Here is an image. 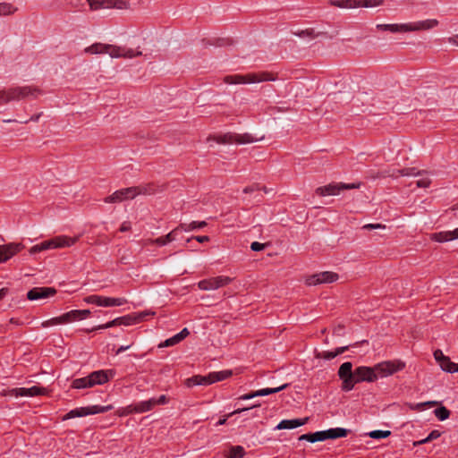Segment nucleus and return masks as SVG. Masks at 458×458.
Here are the masks:
<instances>
[{"label":"nucleus","instance_id":"1","mask_svg":"<svg viewBox=\"0 0 458 458\" xmlns=\"http://www.w3.org/2000/svg\"><path fill=\"white\" fill-rule=\"evenodd\" d=\"M405 363L401 360H386L377 363L374 368L360 366L355 369V385L360 382H374L377 377L390 376L402 370Z\"/></svg>","mask_w":458,"mask_h":458},{"label":"nucleus","instance_id":"2","mask_svg":"<svg viewBox=\"0 0 458 458\" xmlns=\"http://www.w3.org/2000/svg\"><path fill=\"white\" fill-rule=\"evenodd\" d=\"M87 54H108L112 58H132L134 56L141 55L140 51H134L131 48L116 47L113 45L95 43L84 49Z\"/></svg>","mask_w":458,"mask_h":458},{"label":"nucleus","instance_id":"3","mask_svg":"<svg viewBox=\"0 0 458 458\" xmlns=\"http://www.w3.org/2000/svg\"><path fill=\"white\" fill-rule=\"evenodd\" d=\"M438 25L436 19H428L416 22L402 23V24H377L376 28L379 30H387L393 33L411 32L419 30H428Z\"/></svg>","mask_w":458,"mask_h":458},{"label":"nucleus","instance_id":"4","mask_svg":"<svg viewBox=\"0 0 458 458\" xmlns=\"http://www.w3.org/2000/svg\"><path fill=\"white\" fill-rule=\"evenodd\" d=\"M113 375L114 372L112 370H96L86 377L74 379L72 383V387L83 389L93 387L97 385H103L106 383Z\"/></svg>","mask_w":458,"mask_h":458},{"label":"nucleus","instance_id":"5","mask_svg":"<svg viewBox=\"0 0 458 458\" xmlns=\"http://www.w3.org/2000/svg\"><path fill=\"white\" fill-rule=\"evenodd\" d=\"M153 193L154 190L151 186L129 187L114 191L112 195L106 197L105 201L107 203H116L133 199L137 195H151Z\"/></svg>","mask_w":458,"mask_h":458},{"label":"nucleus","instance_id":"6","mask_svg":"<svg viewBox=\"0 0 458 458\" xmlns=\"http://www.w3.org/2000/svg\"><path fill=\"white\" fill-rule=\"evenodd\" d=\"M276 78L269 72H262L258 73H248L245 75L235 74L225 78L227 84H252L263 81H273Z\"/></svg>","mask_w":458,"mask_h":458},{"label":"nucleus","instance_id":"7","mask_svg":"<svg viewBox=\"0 0 458 458\" xmlns=\"http://www.w3.org/2000/svg\"><path fill=\"white\" fill-rule=\"evenodd\" d=\"M264 137H254L250 133H234V132H227L225 134L210 137L208 140H213L218 144H249L253 143L259 140H261Z\"/></svg>","mask_w":458,"mask_h":458},{"label":"nucleus","instance_id":"8","mask_svg":"<svg viewBox=\"0 0 458 458\" xmlns=\"http://www.w3.org/2000/svg\"><path fill=\"white\" fill-rule=\"evenodd\" d=\"M338 377L342 380V390L349 392L355 386V370H352V363L344 362L338 369Z\"/></svg>","mask_w":458,"mask_h":458},{"label":"nucleus","instance_id":"9","mask_svg":"<svg viewBox=\"0 0 458 458\" xmlns=\"http://www.w3.org/2000/svg\"><path fill=\"white\" fill-rule=\"evenodd\" d=\"M113 409V405H91L87 407H81L76 408L73 410H71L64 417V420L66 419H72V418H79V417H84L88 415H93L98 413H105Z\"/></svg>","mask_w":458,"mask_h":458},{"label":"nucleus","instance_id":"10","mask_svg":"<svg viewBox=\"0 0 458 458\" xmlns=\"http://www.w3.org/2000/svg\"><path fill=\"white\" fill-rule=\"evenodd\" d=\"M78 236L73 238L65 235L55 236L47 241L42 242L41 249L43 251H45L48 250L70 247L73 245L78 241Z\"/></svg>","mask_w":458,"mask_h":458},{"label":"nucleus","instance_id":"11","mask_svg":"<svg viewBox=\"0 0 458 458\" xmlns=\"http://www.w3.org/2000/svg\"><path fill=\"white\" fill-rule=\"evenodd\" d=\"M88 304H95L99 307H117L127 302L124 298H112L100 295H89L84 298Z\"/></svg>","mask_w":458,"mask_h":458},{"label":"nucleus","instance_id":"12","mask_svg":"<svg viewBox=\"0 0 458 458\" xmlns=\"http://www.w3.org/2000/svg\"><path fill=\"white\" fill-rule=\"evenodd\" d=\"M360 187L359 183H331L316 189V193L319 196L338 195L342 190H352Z\"/></svg>","mask_w":458,"mask_h":458},{"label":"nucleus","instance_id":"13","mask_svg":"<svg viewBox=\"0 0 458 458\" xmlns=\"http://www.w3.org/2000/svg\"><path fill=\"white\" fill-rule=\"evenodd\" d=\"M232 279L228 276H216L208 279L201 280L198 283V286L203 291L216 290L222 286L230 284Z\"/></svg>","mask_w":458,"mask_h":458},{"label":"nucleus","instance_id":"14","mask_svg":"<svg viewBox=\"0 0 458 458\" xmlns=\"http://www.w3.org/2000/svg\"><path fill=\"white\" fill-rule=\"evenodd\" d=\"M8 91L9 100H18L29 97L37 98L39 90L30 86L10 89Z\"/></svg>","mask_w":458,"mask_h":458},{"label":"nucleus","instance_id":"15","mask_svg":"<svg viewBox=\"0 0 458 458\" xmlns=\"http://www.w3.org/2000/svg\"><path fill=\"white\" fill-rule=\"evenodd\" d=\"M337 279V274L329 271H325L309 276L306 279V284L308 285H318L321 284L333 283Z\"/></svg>","mask_w":458,"mask_h":458},{"label":"nucleus","instance_id":"16","mask_svg":"<svg viewBox=\"0 0 458 458\" xmlns=\"http://www.w3.org/2000/svg\"><path fill=\"white\" fill-rule=\"evenodd\" d=\"M56 290L52 287H34L27 293L30 301H41L55 294Z\"/></svg>","mask_w":458,"mask_h":458},{"label":"nucleus","instance_id":"17","mask_svg":"<svg viewBox=\"0 0 458 458\" xmlns=\"http://www.w3.org/2000/svg\"><path fill=\"white\" fill-rule=\"evenodd\" d=\"M402 175L403 176H419L420 177L419 180H417L416 183L417 186L420 188H427L430 184V180L424 176L425 174H428V172L425 170H418L416 167H409L404 168L401 171Z\"/></svg>","mask_w":458,"mask_h":458},{"label":"nucleus","instance_id":"18","mask_svg":"<svg viewBox=\"0 0 458 458\" xmlns=\"http://www.w3.org/2000/svg\"><path fill=\"white\" fill-rule=\"evenodd\" d=\"M23 248L21 243L0 245V262H4Z\"/></svg>","mask_w":458,"mask_h":458},{"label":"nucleus","instance_id":"19","mask_svg":"<svg viewBox=\"0 0 458 458\" xmlns=\"http://www.w3.org/2000/svg\"><path fill=\"white\" fill-rule=\"evenodd\" d=\"M11 393H12V395H14L16 397L37 396V395L45 394L46 389L34 386L30 388H25V387L14 388L11 391Z\"/></svg>","mask_w":458,"mask_h":458},{"label":"nucleus","instance_id":"20","mask_svg":"<svg viewBox=\"0 0 458 458\" xmlns=\"http://www.w3.org/2000/svg\"><path fill=\"white\" fill-rule=\"evenodd\" d=\"M308 418L305 419H293V420H283L275 428V430L281 429H293L298 427L304 425L308 421Z\"/></svg>","mask_w":458,"mask_h":458},{"label":"nucleus","instance_id":"21","mask_svg":"<svg viewBox=\"0 0 458 458\" xmlns=\"http://www.w3.org/2000/svg\"><path fill=\"white\" fill-rule=\"evenodd\" d=\"M432 239L438 242H446L458 239V227L453 231L436 233L432 235Z\"/></svg>","mask_w":458,"mask_h":458},{"label":"nucleus","instance_id":"22","mask_svg":"<svg viewBox=\"0 0 458 458\" xmlns=\"http://www.w3.org/2000/svg\"><path fill=\"white\" fill-rule=\"evenodd\" d=\"M190 335L189 330L185 327L174 336L166 339L165 342L159 344V347H168L173 346L177 344H179L181 341H182L184 338H186Z\"/></svg>","mask_w":458,"mask_h":458},{"label":"nucleus","instance_id":"23","mask_svg":"<svg viewBox=\"0 0 458 458\" xmlns=\"http://www.w3.org/2000/svg\"><path fill=\"white\" fill-rule=\"evenodd\" d=\"M348 432H349V430L346 428H332L324 430L325 440L345 437L347 436Z\"/></svg>","mask_w":458,"mask_h":458},{"label":"nucleus","instance_id":"24","mask_svg":"<svg viewBox=\"0 0 458 458\" xmlns=\"http://www.w3.org/2000/svg\"><path fill=\"white\" fill-rule=\"evenodd\" d=\"M348 349H349V346H343V347L336 348L335 351H324V352H318L317 354V358L330 360L335 358L336 356L344 353Z\"/></svg>","mask_w":458,"mask_h":458},{"label":"nucleus","instance_id":"25","mask_svg":"<svg viewBox=\"0 0 458 458\" xmlns=\"http://www.w3.org/2000/svg\"><path fill=\"white\" fill-rule=\"evenodd\" d=\"M180 229H181L180 227L176 228V229L171 231L166 235L157 238L155 241L156 243L159 246H164L171 242L176 241L177 236L180 233Z\"/></svg>","mask_w":458,"mask_h":458},{"label":"nucleus","instance_id":"26","mask_svg":"<svg viewBox=\"0 0 458 458\" xmlns=\"http://www.w3.org/2000/svg\"><path fill=\"white\" fill-rule=\"evenodd\" d=\"M300 441L306 440L310 443H315L318 441H325V433L322 431H316L314 433L303 434L299 437Z\"/></svg>","mask_w":458,"mask_h":458},{"label":"nucleus","instance_id":"27","mask_svg":"<svg viewBox=\"0 0 458 458\" xmlns=\"http://www.w3.org/2000/svg\"><path fill=\"white\" fill-rule=\"evenodd\" d=\"M154 407H155L154 402H153L152 398H150L148 400L141 401V402L135 403L134 411H135V413H142V412L151 411Z\"/></svg>","mask_w":458,"mask_h":458},{"label":"nucleus","instance_id":"28","mask_svg":"<svg viewBox=\"0 0 458 458\" xmlns=\"http://www.w3.org/2000/svg\"><path fill=\"white\" fill-rule=\"evenodd\" d=\"M61 317L62 324H67L81 320L79 310H73L63 314Z\"/></svg>","mask_w":458,"mask_h":458},{"label":"nucleus","instance_id":"29","mask_svg":"<svg viewBox=\"0 0 458 458\" xmlns=\"http://www.w3.org/2000/svg\"><path fill=\"white\" fill-rule=\"evenodd\" d=\"M329 4L339 8H358V0H330Z\"/></svg>","mask_w":458,"mask_h":458},{"label":"nucleus","instance_id":"30","mask_svg":"<svg viewBox=\"0 0 458 458\" xmlns=\"http://www.w3.org/2000/svg\"><path fill=\"white\" fill-rule=\"evenodd\" d=\"M288 386V384H284L278 387L273 388H263L257 391H254V395L258 396H267L272 394L279 393L280 391L285 389Z\"/></svg>","mask_w":458,"mask_h":458},{"label":"nucleus","instance_id":"31","mask_svg":"<svg viewBox=\"0 0 458 458\" xmlns=\"http://www.w3.org/2000/svg\"><path fill=\"white\" fill-rule=\"evenodd\" d=\"M245 454V450L242 445H233L229 448L226 458H242Z\"/></svg>","mask_w":458,"mask_h":458},{"label":"nucleus","instance_id":"32","mask_svg":"<svg viewBox=\"0 0 458 458\" xmlns=\"http://www.w3.org/2000/svg\"><path fill=\"white\" fill-rule=\"evenodd\" d=\"M439 366L444 371H446L448 373H454L458 371V364L451 361L448 357L445 360H444V361L439 363Z\"/></svg>","mask_w":458,"mask_h":458},{"label":"nucleus","instance_id":"33","mask_svg":"<svg viewBox=\"0 0 458 458\" xmlns=\"http://www.w3.org/2000/svg\"><path fill=\"white\" fill-rule=\"evenodd\" d=\"M232 375L231 370H222V371H216V372H211V381L212 384L216 382L222 381L227 377H229Z\"/></svg>","mask_w":458,"mask_h":458},{"label":"nucleus","instance_id":"34","mask_svg":"<svg viewBox=\"0 0 458 458\" xmlns=\"http://www.w3.org/2000/svg\"><path fill=\"white\" fill-rule=\"evenodd\" d=\"M207 225V223L205 221L197 222L193 221L190 225H181L180 228L184 230L185 232L191 231V230H198L205 227Z\"/></svg>","mask_w":458,"mask_h":458},{"label":"nucleus","instance_id":"35","mask_svg":"<svg viewBox=\"0 0 458 458\" xmlns=\"http://www.w3.org/2000/svg\"><path fill=\"white\" fill-rule=\"evenodd\" d=\"M437 403H438L437 401L411 403L410 404V408L414 411H422L425 408L436 406Z\"/></svg>","mask_w":458,"mask_h":458},{"label":"nucleus","instance_id":"36","mask_svg":"<svg viewBox=\"0 0 458 458\" xmlns=\"http://www.w3.org/2000/svg\"><path fill=\"white\" fill-rule=\"evenodd\" d=\"M91 10H98L101 8H108L107 2L108 0H86Z\"/></svg>","mask_w":458,"mask_h":458},{"label":"nucleus","instance_id":"37","mask_svg":"<svg viewBox=\"0 0 458 458\" xmlns=\"http://www.w3.org/2000/svg\"><path fill=\"white\" fill-rule=\"evenodd\" d=\"M391 432L389 430H372L368 433V436L374 439H382L389 437Z\"/></svg>","mask_w":458,"mask_h":458},{"label":"nucleus","instance_id":"38","mask_svg":"<svg viewBox=\"0 0 458 458\" xmlns=\"http://www.w3.org/2000/svg\"><path fill=\"white\" fill-rule=\"evenodd\" d=\"M434 414L439 420L443 421L449 417L450 411L445 407L441 406L434 411Z\"/></svg>","mask_w":458,"mask_h":458},{"label":"nucleus","instance_id":"39","mask_svg":"<svg viewBox=\"0 0 458 458\" xmlns=\"http://www.w3.org/2000/svg\"><path fill=\"white\" fill-rule=\"evenodd\" d=\"M107 7L108 8H117V9H126V8H128V4L125 0H108Z\"/></svg>","mask_w":458,"mask_h":458},{"label":"nucleus","instance_id":"40","mask_svg":"<svg viewBox=\"0 0 458 458\" xmlns=\"http://www.w3.org/2000/svg\"><path fill=\"white\" fill-rule=\"evenodd\" d=\"M384 0H358L359 7H374L383 4Z\"/></svg>","mask_w":458,"mask_h":458},{"label":"nucleus","instance_id":"41","mask_svg":"<svg viewBox=\"0 0 458 458\" xmlns=\"http://www.w3.org/2000/svg\"><path fill=\"white\" fill-rule=\"evenodd\" d=\"M119 322V326H131L135 324L139 318L135 317H131L130 315L117 318Z\"/></svg>","mask_w":458,"mask_h":458},{"label":"nucleus","instance_id":"42","mask_svg":"<svg viewBox=\"0 0 458 458\" xmlns=\"http://www.w3.org/2000/svg\"><path fill=\"white\" fill-rule=\"evenodd\" d=\"M15 12V8L7 3H0V16L12 14Z\"/></svg>","mask_w":458,"mask_h":458},{"label":"nucleus","instance_id":"43","mask_svg":"<svg viewBox=\"0 0 458 458\" xmlns=\"http://www.w3.org/2000/svg\"><path fill=\"white\" fill-rule=\"evenodd\" d=\"M193 377L196 378L199 386H208L212 384L210 373L207 376L197 375Z\"/></svg>","mask_w":458,"mask_h":458},{"label":"nucleus","instance_id":"44","mask_svg":"<svg viewBox=\"0 0 458 458\" xmlns=\"http://www.w3.org/2000/svg\"><path fill=\"white\" fill-rule=\"evenodd\" d=\"M293 34H294L300 38H313L315 37L314 30L312 29L293 31Z\"/></svg>","mask_w":458,"mask_h":458},{"label":"nucleus","instance_id":"45","mask_svg":"<svg viewBox=\"0 0 458 458\" xmlns=\"http://www.w3.org/2000/svg\"><path fill=\"white\" fill-rule=\"evenodd\" d=\"M119 322L120 321H118V318H116L113 319L112 321H109L106 324L95 327L94 328L91 329V331L103 330V329H107V328H110L113 327H116V326H119Z\"/></svg>","mask_w":458,"mask_h":458},{"label":"nucleus","instance_id":"46","mask_svg":"<svg viewBox=\"0 0 458 458\" xmlns=\"http://www.w3.org/2000/svg\"><path fill=\"white\" fill-rule=\"evenodd\" d=\"M58 324H62L61 317H56V318H53L48 320H46V321L42 322L41 326H42V327H48L55 326Z\"/></svg>","mask_w":458,"mask_h":458},{"label":"nucleus","instance_id":"47","mask_svg":"<svg viewBox=\"0 0 458 458\" xmlns=\"http://www.w3.org/2000/svg\"><path fill=\"white\" fill-rule=\"evenodd\" d=\"M154 406L165 404L168 402L167 397L165 394L160 395L158 398H152Z\"/></svg>","mask_w":458,"mask_h":458},{"label":"nucleus","instance_id":"48","mask_svg":"<svg viewBox=\"0 0 458 458\" xmlns=\"http://www.w3.org/2000/svg\"><path fill=\"white\" fill-rule=\"evenodd\" d=\"M265 248H266V244L265 243H260L259 242H253L250 244V249L253 251H260V250H263Z\"/></svg>","mask_w":458,"mask_h":458},{"label":"nucleus","instance_id":"49","mask_svg":"<svg viewBox=\"0 0 458 458\" xmlns=\"http://www.w3.org/2000/svg\"><path fill=\"white\" fill-rule=\"evenodd\" d=\"M434 357H435L436 360L438 362V364L441 363L442 361H444V360H445L447 358L446 356L444 355V353L440 350L435 351Z\"/></svg>","mask_w":458,"mask_h":458},{"label":"nucleus","instance_id":"50","mask_svg":"<svg viewBox=\"0 0 458 458\" xmlns=\"http://www.w3.org/2000/svg\"><path fill=\"white\" fill-rule=\"evenodd\" d=\"M131 413H135L134 404L129 405V406L125 407L124 409H123V411H121L120 415L121 416H126V415H129Z\"/></svg>","mask_w":458,"mask_h":458},{"label":"nucleus","instance_id":"51","mask_svg":"<svg viewBox=\"0 0 458 458\" xmlns=\"http://www.w3.org/2000/svg\"><path fill=\"white\" fill-rule=\"evenodd\" d=\"M8 91L2 90L0 91V104H4L9 102Z\"/></svg>","mask_w":458,"mask_h":458},{"label":"nucleus","instance_id":"52","mask_svg":"<svg viewBox=\"0 0 458 458\" xmlns=\"http://www.w3.org/2000/svg\"><path fill=\"white\" fill-rule=\"evenodd\" d=\"M440 437V432L438 430H433L431 431L428 436L427 437V441L431 442L434 439H437Z\"/></svg>","mask_w":458,"mask_h":458},{"label":"nucleus","instance_id":"53","mask_svg":"<svg viewBox=\"0 0 458 458\" xmlns=\"http://www.w3.org/2000/svg\"><path fill=\"white\" fill-rule=\"evenodd\" d=\"M258 406H259V404H255V405H253V406H251V407H249V408L237 409V410L233 411V412H231L230 414H228V415H227V417H230V416H232V415H233V414H239V413H242V412H243V411H249V410H250V409H252V408H255V407H258Z\"/></svg>","mask_w":458,"mask_h":458},{"label":"nucleus","instance_id":"54","mask_svg":"<svg viewBox=\"0 0 458 458\" xmlns=\"http://www.w3.org/2000/svg\"><path fill=\"white\" fill-rule=\"evenodd\" d=\"M385 226L380 224H368L365 225L362 228L366 230H372V229H377V228H384Z\"/></svg>","mask_w":458,"mask_h":458},{"label":"nucleus","instance_id":"55","mask_svg":"<svg viewBox=\"0 0 458 458\" xmlns=\"http://www.w3.org/2000/svg\"><path fill=\"white\" fill-rule=\"evenodd\" d=\"M40 251H43V250L41 249V243L39 244H37V245H34L32 246L30 249V253L31 255H34L38 252H40Z\"/></svg>","mask_w":458,"mask_h":458},{"label":"nucleus","instance_id":"56","mask_svg":"<svg viewBox=\"0 0 458 458\" xmlns=\"http://www.w3.org/2000/svg\"><path fill=\"white\" fill-rule=\"evenodd\" d=\"M193 239H195L197 242H199L200 243H203V242H206L209 241V237L206 236V235L195 236V237H193Z\"/></svg>","mask_w":458,"mask_h":458},{"label":"nucleus","instance_id":"57","mask_svg":"<svg viewBox=\"0 0 458 458\" xmlns=\"http://www.w3.org/2000/svg\"><path fill=\"white\" fill-rule=\"evenodd\" d=\"M254 397H257V395H254V392H251L250 394H245L243 395H241L239 397V400H250V399H252Z\"/></svg>","mask_w":458,"mask_h":458},{"label":"nucleus","instance_id":"58","mask_svg":"<svg viewBox=\"0 0 458 458\" xmlns=\"http://www.w3.org/2000/svg\"><path fill=\"white\" fill-rule=\"evenodd\" d=\"M344 327L339 325L334 329V335H344Z\"/></svg>","mask_w":458,"mask_h":458},{"label":"nucleus","instance_id":"59","mask_svg":"<svg viewBox=\"0 0 458 458\" xmlns=\"http://www.w3.org/2000/svg\"><path fill=\"white\" fill-rule=\"evenodd\" d=\"M81 320L87 318L90 315L89 310H79Z\"/></svg>","mask_w":458,"mask_h":458},{"label":"nucleus","instance_id":"60","mask_svg":"<svg viewBox=\"0 0 458 458\" xmlns=\"http://www.w3.org/2000/svg\"><path fill=\"white\" fill-rule=\"evenodd\" d=\"M131 229L130 222H123L120 227L121 232H127Z\"/></svg>","mask_w":458,"mask_h":458},{"label":"nucleus","instance_id":"61","mask_svg":"<svg viewBox=\"0 0 458 458\" xmlns=\"http://www.w3.org/2000/svg\"><path fill=\"white\" fill-rule=\"evenodd\" d=\"M187 386L191 387V386H199V385L197 384L196 378L194 377H191L187 379Z\"/></svg>","mask_w":458,"mask_h":458},{"label":"nucleus","instance_id":"62","mask_svg":"<svg viewBox=\"0 0 458 458\" xmlns=\"http://www.w3.org/2000/svg\"><path fill=\"white\" fill-rule=\"evenodd\" d=\"M427 440H428V439H427V437H425V438H423V439H421V440L415 441V442L413 443V445H414V446H418V445H424V444L429 443V441H427Z\"/></svg>","mask_w":458,"mask_h":458},{"label":"nucleus","instance_id":"63","mask_svg":"<svg viewBox=\"0 0 458 458\" xmlns=\"http://www.w3.org/2000/svg\"><path fill=\"white\" fill-rule=\"evenodd\" d=\"M130 348V345H122L120 346L117 351H116V354H120L123 352H125L126 350H128Z\"/></svg>","mask_w":458,"mask_h":458},{"label":"nucleus","instance_id":"64","mask_svg":"<svg viewBox=\"0 0 458 458\" xmlns=\"http://www.w3.org/2000/svg\"><path fill=\"white\" fill-rule=\"evenodd\" d=\"M227 416L220 419L217 422H216V426H222V425H225L226 423V420H227Z\"/></svg>","mask_w":458,"mask_h":458}]
</instances>
